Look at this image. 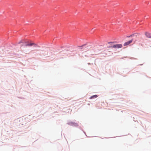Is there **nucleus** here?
Returning a JSON list of instances; mask_svg holds the SVG:
<instances>
[{
	"label": "nucleus",
	"mask_w": 151,
	"mask_h": 151,
	"mask_svg": "<svg viewBox=\"0 0 151 151\" xmlns=\"http://www.w3.org/2000/svg\"><path fill=\"white\" fill-rule=\"evenodd\" d=\"M23 43V40H21L19 43Z\"/></svg>",
	"instance_id": "7"
},
{
	"label": "nucleus",
	"mask_w": 151,
	"mask_h": 151,
	"mask_svg": "<svg viewBox=\"0 0 151 151\" xmlns=\"http://www.w3.org/2000/svg\"><path fill=\"white\" fill-rule=\"evenodd\" d=\"M132 41L133 40L132 39L127 42H125L124 44V46H126L129 45L132 42Z\"/></svg>",
	"instance_id": "2"
},
{
	"label": "nucleus",
	"mask_w": 151,
	"mask_h": 151,
	"mask_svg": "<svg viewBox=\"0 0 151 151\" xmlns=\"http://www.w3.org/2000/svg\"><path fill=\"white\" fill-rule=\"evenodd\" d=\"M122 44H116L115 45H113L112 46H109L108 47L110 48L112 47L114 48H119L122 47Z\"/></svg>",
	"instance_id": "1"
},
{
	"label": "nucleus",
	"mask_w": 151,
	"mask_h": 151,
	"mask_svg": "<svg viewBox=\"0 0 151 151\" xmlns=\"http://www.w3.org/2000/svg\"><path fill=\"white\" fill-rule=\"evenodd\" d=\"M98 97V96L96 95H95L90 97V99H92L93 98H96Z\"/></svg>",
	"instance_id": "5"
},
{
	"label": "nucleus",
	"mask_w": 151,
	"mask_h": 151,
	"mask_svg": "<svg viewBox=\"0 0 151 151\" xmlns=\"http://www.w3.org/2000/svg\"><path fill=\"white\" fill-rule=\"evenodd\" d=\"M145 36L148 38H151V33L146 32L145 33Z\"/></svg>",
	"instance_id": "3"
},
{
	"label": "nucleus",
	"mask_w": 151,
	"mask_h": 151,
	"mask_svg": "<svg viewBox=\"0 0 151 151\" xmlns=\"http://www.w3.org/2000/svg\"><path fill=\"white\" fill-rule=\"evenodd\" d=\"M113 42H108V44L110 45H112Z\"/></svg>",
	"instance_id": "6"
},
{
	"label": "nucleus",
	"mask_w": 151,
	"mask_h": 151,
	"mask_svg": "<svg viewBox=\"0 0 151 151\" xmlns=\"http://www.w3.org/2000/svg\"><path fill=\"white\" fill-rule=\"evenodd\" d=\"M32 45H34V46H37L38 45L34 43H29L27 44L26 45L28 46H31Z\"/></svg>",
	"instance_id": "4"
}]
</instances>
